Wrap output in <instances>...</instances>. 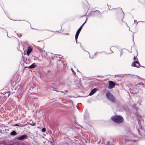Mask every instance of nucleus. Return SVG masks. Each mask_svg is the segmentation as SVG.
I'll return each mask as SVG.
<instances>
[{"mask_svg": "<svg viewBox=\"0 0 145 145\" xmlns=\"http://www.w3.org/2000/svg\"><path fill=\"white\" fill-rule=\"evenodd\" d=\"M111 119L114 122L120 124L123 123L124 121L123 117L119 115H115L112 116Z\"/></svg>", "mask_w": 145, "mask_h": 145, "instance_id": "1", "label": "nucleus"}, {"mask_svg": "<svg viewBox=\"0 0 145 145\" xmlns=\"http://www.w3.org/2000/svg\"><path fill=\"white\" fill-rule=\"evenodd\" d=\"M106 95L107 99L112 102L115 103L116 102L115 97L110 92H107Z\"/></svg>", "mask_w": 145, "mask_h": 145, "instance_id": "2", "label": "nucleus"}, {"mask_svg": "<svg viewBox=\"0 0 145 145\" xmlns=\"http://www.w3.org/2000/svg\"><path fill=\"white\" fill-rule=\"evenodd\" d=\"M84 23L78 29L77 31H76V34L75 36V39L76 41V42H77V40L78 39V36L79 35V34L80 33V31H81V29H82L83 25L84 24Z\"/></svg>", "mask_w": 145, "mask_h": 145, "instance_id": "3", "label": "nucleus"}, {"mask_svg": "<svg viewBox=\"0 0 145 145\" xmlns=\"http://www.w3.org/2000/svg\"><path fill=\"white\" fill-rule=\"evenodd\" d=\"M131 66L138 68L140 67V65L138 61H135L132 63Z\"/></svg>", "mask_w": 145, "mask_h": 145, "instance_id": "4", "label": "nucleus"}, {"mask_svg": "<svg viewBox=\"0 0 145 145\" xmlns=\"http://www.w3.org/2000/svg\"><path fill=\"white\" fill-rule=\"evenodd\" d=\"M115 86V83L113 81H110L109 82L108 88L109 89H112Z\"/></svg>", "mask_w": 145, "mask_h": 145, "instance_id": "5", "label": "nucleus"}, {"mask_svg": "<svg viewBox=\"0 0 145 145\" xmlns=\"http://www.w3.org/2000/svg\"><path fill=\"white\" fill-rule=\"evenodd\" d=\"M33 50V48L30 46L28 47L27 52V55L29 56L30 53L32 52Z\"/></svg>", "mask_w": 145, "mask_h": 145, "instance_id": "6", "label": "nucleus"}, {"mask_svg": "<svg viewBox=\"0 0 145 145\" xmlns=\"http://www.w3.org/2000/svg\"><path fill=\"white\" fill-rule=\"evenodd\" d=\"M27 136L26 135H24L17 138V139L20 140H22L23 139L26 138Z\"/></svg>", "mask_w": 145, "mask_h": 145, "instance_id": "7", "label": "nucleus"}, {"mask_svg": "<svg viewBox=\"0 0 145 145\" xmlns=\"http://www.w3.org/2000/svg\"><path fill=\"white\" fill-rule=\"evenodd\" d=\"M118 23L120 25H127V23L125 22H123L122 19L121 20H119Z\"/></svg>", "mask_w": 145, "mask_h": 145, "instance_id": "8", "label": "nucleus"}, {"mask_svg": "<svg viewBox=\"0 0 145 145\" xmlns=\"http://www.w3.org/2000/svg\"><path fill=\"white\" fill-rule=\"evenodd\" d=\"M97 90V89L95 88L92 89L89 93V95H91L94 94Z\"/></svg>", "mask_w": 145, "mask_h": 145, "instance_id": "9", "label": "nucleus"}, {"mask_svg": "<svg viewBox=\"0 0 145 145\" xmlns=\"http://www.w3.org/2000/svg\"><path fill=\"white\" fill-rule=\"evenodd\" d=\"M36 66L35 65H34L33 64H32L31 65L29 66L28 67H25V68H28L29 69H33Z\"/></svg>", "mask_w": 145, "mask_h": 145, "instance_id": "10", "label": "nucleus"}, {"mask_svg": "<svg viewBox=\"0 0 145 145\" xmlns=\"http://www.w3.org/2000/svg\"><path fill=\"white\" fill-rule=\"evenodd\" d=\"M139 85L140 86H142L143 87H144V83L142 82H140L138 83L137 84L135 85V86H138V85Z\"/></svg>", "mask_w": 145, "mask_h": 145, "instance_id": "11", "label": "nucleus"}, {"mask_svg": "<svg viewBox=\"0 0 145 145\" xmlns=\"http://www.w3.org/2000/svg\"><path fill=\"white\" fill-rule=\"evenodd\" d=\"M17 134L16 132L15 131H13L12 132L10 133V135L13 136H14L16 135Z\"/></svg>", "mask_w": 145, "mask_h": 145, "instance_id": "12", "label": "nucleus"}, {"mask_svg": "<svg viewBox=\"0 0 145 145\" xmlns=\"http://www.w3.org/2000/svg\"><path fill=\"white\" fill-rule=\"evenodd\" d=\"M10 91H6V92H4L3 93V95H5V94H6V93H8V95H7V97H8L9 96V95H10Z\"/></svg>", "mask_w": 145, "mask_h": 145, "instance_id": "13", "label": "nucleus"}, {"mask_svg": "<svg viewBox=\"0 0 145 145\" xmlns=\"http://www.w3.org/2000/svg\"><path fill=\"white\" fill-rule=\"evenodd\" d=\"M138 53H137L136 52V56L134 55V57H133V60L134 61H138V59L137 57V55H138Z\"/></svg>", "mask_w": 145, "mask_h": 145, "instance_id": "14", "label": "nucleus"}, {"mask_svg": "<svg viewBox=\"0 0 145 145\" xmlns=\"http://www.w3.org/2000/svg\"><path fill=\"white\" fill-rule=\"evenodd\" d=\"M29 124L32 126H34L36 124V123L33 122H32L31 123H30Z\"/></svg>", "mask_w": 145, "mask_h": 145, "instance_id": "15", "label": "nucleus"}, {"mask_svg": "<svg viewBox=\"0 0 145 145\" xmlns=\"http://www.w3.org/2000/svg\"><path fill=\"white\" fill-rule=\"evenodd\" d=\"M25 125H19L18 124H16L14 125V126H20V127H23V126H25Z\"/></svg>", "mask_w": 145, "mask_h": 145, "instance_id": "16", "label": "nucleus"}, {"mask_svg": "<svg viewBox=\"0 0 145 145\" xmlns=\"http://www.w3.org/2000/svg\"><path fill=\"white\" fill-rule=\"evenodd\" d=\"M46 131V129L45 128H43L42 129V131L43 132H45Z\"/></svg>", "mask_w": 145, "mask_h": 145, "instance_id": "17", "label": "nucleus"}, {"mask_svg": "<svg viewBox=\"0 0 145 145\" xmlns=\"http://www.w3.org/2000/svg\"><path fill=\"white\" fill-rule=\"evenodd\" d=\"M89 56L91 58H93V57H91V55L90 54H89Z\"/></svg>", "mask_w": 145, "mask_h": 145, "instance_id": "18", "label": "nucleus"}, {"mask_svg": "<svg viewBox=\"0 0 145 145\" xmlns=\"http://www.w3.org/2000/svg\"><path fill=\"white\" fill-rule=\"evenodd\" d=\"M61 93H64V92L63 91H61Z\"/></svg>", "mask_w": 145, "mask_h": 145, "instance_id": "19", "label": "nucleus"}, {"mask_svg": "<svg viewBox=\"0 0 145 145\" xmlns=\"http://www.w3.org/2000/svg\"><path fill=\"white\" fill-rule=\"evenodd\" d=\"M53 89V90H54V91H56V90H55V88Z\"/></svg>", "mask_w": 145, "mask_h": 145, "instance_id": "20", "label": "nucleus"}, {"mask_svg": "<svg viewBox=\"0 0 145 145\" xmlns=\"http://www.w3.org/2000/svg\"><path fill=\"white\" fill-rule=\"evenodd\" d=\"M101 141H99V142H98V143H99V142Z\"/></svg>", "mask_w": 145, "mask_h": 145, "instance_id": "21", "label": "nucleus"}, {"mask_svg": "<svg viewBox=\"0 0 145 145\" xmlns=\"http://www.w3.org/2000/svg\"><path fill=\"white\" fill-rule=\"evenodd\" d=\"M94 55V56H95V53H94V55Z\"/></svg>", "mask_w": 145, "mask_h": 145, "instance_id": "22", "label": "nucleus"}, {"mask_svg": "<svg viewBox=\"0 0 145 145\" xmlns=\"http://www.w3.org/2000/svg\"><path fill=\"white\" fill-rule=\"evenodd\" d=\"M56 91L57 92H58V91Z\"/></svg>", "mask_w": 145, "mask_h": 145, "instance_id": "23", "label": "nucleus"}, {"mask_svg": "<svg viewBox=\"0 0 145 145\" xmlns=\"http://www.w3.org/2000/svg\"><path fill=\"white\" fill-rule=\"evenodd\" d=\"M69 34H67V35H69Z\"/></svg>", "mask_w": 145, "mask_h": 145, "instance_id": "24", "label": "nucleus"}]
</instances>
